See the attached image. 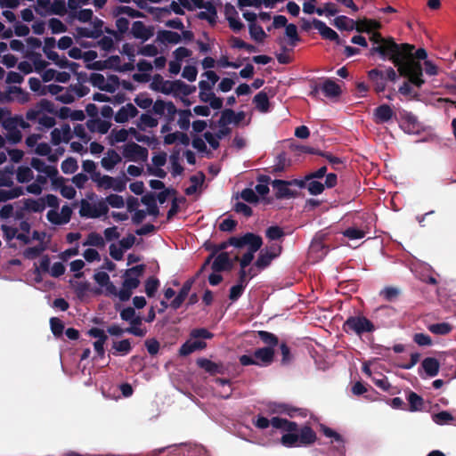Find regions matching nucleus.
Masks as SVG:
<instances>
[{
  "instance_id": "1",
  "label": "nucleus",
  "mask_w": 456,
  "mask_h": 456,
  "mask_svg": "<svg viewBox=\"0 0 456 456\" xmlns=\"http://www.w3.org/2000/svg\"><path fill=\"white\" fill-rule=\"evenodd\" d=\"M414 49L413 45L397 44L393 37H387L380 45H373L369 55L378 54L382 60H390L398 68L401 76L408 77L413 86L420 88L425 84L422 66L410 58Z\"/></svg>"
},
{
  "instance_id": "2",
  "label": "nucleus",
  "mask_w": 456,
  "mask_h": 456,
  "mask_svg": "<svg viewBox=\"0 0 456 456\" xmlns=\"http://www.w3.org/2000/svg\"><path fill=\"white\" fill-rule=\"evenodd\" d=\"M270 425L286 432L281 437V444L287 448L307 447L317 440L315 431L308 424L299 427L295 421L273 417L270 419Z\"/></svg>"
},
{
  "instance_id": "3",
  "label": "nucleus",
  "mask_w": 456,
  "mask_h": 456,
  "mask_svg": "<svg viewBox=\"0 0 456 456\" xmlns=\"http://www.w3.org/2000/svg\"><path fill=\"white\" fill-rule=\"evenodd\" d=\"M342 328L346 333L353 332L359 337L364 333H372L376 330L374 323L362 314L349 316L343 323Z\"/></svg>"
},
{
  "instance_id": "4",
  "label": "nucleus",
  "mask_w": 456,
  "mask_h": 456,
  "mask_svg": "<svg viewBox=\"0 0 456 456\" xmlns=\"http://www.w3.org/2000/svg\"><path fill=\"white\" fill-rule=\"evenodd\" d=\"M272 186L275 191V198L277 200L290 199L297 196V191L289 188V186H297L299 188L305 187V181L293 179L289 181L275 179L272 181Z\"/></svg>"
},
{
  "instance_id": "5",
  "label": "nucleus",
  "mask_w": 456,
  "mask_h": 456,
  "mask_svg": "<svg viewBox=\"0 0 456 456\" xmlns=\"http://www.w3.org/2000/svg\"><path fill=\"white\" fill-rule=\"evenodd\" d=\"M122 154L129 161H146L148 159V150L134 142H127L123 147Z\"/></svg>"
},
{
  "instance_id": "6",
  "label": "nucleus",
  "mask_w": 456,
  "mask_h": 456,
  "mask_svg": "<svg viewBox=\"0 0 456 456\" xmlns=\"http://www.w3.org/2000/svg\"><path fill=\"white\" fill-rule=\"evenodd\" d=\"M246 117L244 111L235 112L232 109H224L217 121L218 126H226L230 124L239 125Z\"/></svg>"
},
{
  "instance_id": "7",
  "label": "nucleus",
  "mask_w": 456,
  "mask_h": 456,
  "mask_svg": "<svg viewBox=\"0 0 456 456\" xmlns=\"http://www.w3.org/2000/svg\"><path fill=\"white\" fill-rule=\"evenodd\" d=\"M130 33L134 38L145 42L153 37L154 28L146 26L142 21L137 20L133 22Z\"/></svg>"
},
{
  "instance_id": "8",
  "label": "nucleus",
  "mask_w": 456,
  "mask_h": 456,
  "mask_svg": "<svg viewBox=\"0 0 456 456\" xmlns=\"http://www.w3.org/2000/svg\"><path fill=\"white\" fill-rule=\"evenodd\" d=\"M313 26L315 29L319 31L322 38L334 41L336 42L337 45L343 44V41L340 39L338 33L330 27H328L323 21L317 19H314Z\"/></svg>"
},
{
  "instance_id": "9",
  "label": "nucleus",
  "mask_w": 456,
  "mask_h": 456,
  "mask_svg": "<svg viewBox=\"0 0 456 456\" xmlns=\"http://www.w3.org/2000/svg\"><path fill=\"white\" fill-rule=\"evenodd\" d=\"M368 77L373 85L376 93L379 94L386 90L387 81L383 70L373 69L368 71Z\"/></svg>"
},
{
  "instance_id": "10",
  "label": "nucleus",
  "mask_w": 456,
  "mask_h": 456,
  "mask_svg": "<svg viewBox=\"0 0 456 456\" xmlns=\"http://www.w3.org/2000/svg\"><path fill=\"white\" fill-rule=\"evenodd\" d=\"M275 349H271V347H260L257 348L253 356L255 359L260 363L259 366H269L273 363L274 360Z\"/></svg>"
},
{
  "instance_id": "11",
  "label": "nucleus",
  "mask_w": 456,
  "mask_h": 456,
  "mask_svg": "<svg viewBox=\"0 0 456 456\" xmlns=\"http://www.w3.org/2000/svg\"><path fill=\"white\" fill-rule=\"evenodd\" d=\"M140 280L136 278H127L123 281L122 289L118 292L119 299L123 302L129 300L132 296V290L138 288Z\"/></svg>"
},
{
  "instance_id": "12",
  "label": "nucleus",
  "mask_w": 456,
  "mask_h": 456,
  "mask_svg": "<svg viewBox=\"0 0 456 456\" xmlns=\"http://www.w3.org/2000/svg\"><path fill=\"white\" fill-rule=\"evenodd\" d=\"M197 365L210 375L224 374L225 369L222 363H216L207 358H199Z\"/></svg>"
},
{
  "instance_id": "13",
  "label": "nucleus",
  "mask_w": 456,
  "mask_h": 456,
  "mask_svg": "<svg viewBox=\"0 0 456 456\" xmlns=\"http://www.w3.org/2000/svg\"><path fill=\"white\" fill-rule=\"evenodd\" d=\"M193 283L194 279H189L183 284L177 296L170 303V306L173 309L176 310L181 307L186 297L189 296V293L191 289Z\"/></svg>"
},
{
  "instance_id": "14",
  "label": "nucleus",
  "mask_w": 456,
  "mask_h": 456,
  "mask_svg": "<svg viewBox=\"0 0 456 456\" xmlns=\"http://www.w3.org/2000/svg\"><path fill=\"white\" fill-rule=\"evenodd\" d=\"M173 81L164 80L163 77L157 74L153 77V81L151 85L152 90L161 92L164 94H171L174 93L175 86H172Z\"/></svg>"
},
{
  "instance_id": "15",
  "label": "nucleus",
  "mask_w": 456,
  "mask_h": 456,
  "mask_svg": "<svg viewBox=\"0 0 456 456\" xmlns=\"http://www.w3.org/2000/svg\"><path fill=\"white\" fill-rule=\"evenodd\" d=\"M182 40V37L180 34L171 30L161 29L157 33L156 42L167 45L172 44L176 45L180 43Z\"/></svg>"
},
{
  "instance_id": "16",
  "label": "nucleus",
  "mask_w": 456,
  "mask_h": 456,
  "mask_svg": "<svg viewBox=\"0 0 456 456\" xmlns=\"http://www.w3.org/2000/svg\"><path fill=\"white\" fill-rule=\"evenodd\" d=\"M394 116V110L387 104H382L374 110V121L377 124L388 122Z\"/></svg>"
},
{
  "instance_id": "17",
  "label": "nucleus",
  "mask_w": 456,
  "mask_h": 456,
  "mask_svg": "<svg viewBox=\"0 0 456 456\" xmlns=\"http://www.w3.org/2000/svg\"><path fill=\"white\" fill-rule=\"evenodd\" d=\"M281 248L278 247V252L261 250L258 257L255 263V265L259 269L266 268L273 259H274L281 252Z\"/></svg>"
},
{
  "instance_id": "18",
  "label": "nucleus",
  "mask_w": 456,
  "mask_h": 456,
  "mask_svg": "<svg viewBox=\"0 0 456 456\" xmlns=\"http://www.w3.org/2000/svg\"><path fill=\"white\" fill-rule=\"evenodd\" d=\"M321 90L328 98L338 97L341 94L340 86L332 79L326 78L321 86Z\"/></svg>"
},
{
  "instance_id": "19",
  "label": "nucleus",
  "mask_w": 456,
  "mask_h": 456,
  "mask_svg": "<svg viewBox=\"0 0 456 456\" xmlns=\"http://www.w3.org/2000/svg\"><path fill=\"white\" fill-rule=\"evenodd\" d=\"M141 202L147 206L148 215L157 217L159 215V208L157 205L156 196L152 192L146 193L141 198Z\"/></svg>"
},
{
  "instance_id": "20",
  "label": "nucleus",
  "mask_w": 456,
  "mask_h": 456,
  "mask_svg": "<svg viewBox=\"0 0 456 456\" xmlns=\"http://www.w3.org/2000/svg\"><path fill=\"white\" fill-rule=\"evenodd\" d=\"M122 160L119 154L115 150H108L106 156L101 160L102 167L106 170H111Z\"/></svg>"
},
{
  "instance_id": "21",
  "label": "nucleus",
  "mask_w": 456,
  "mask_h": 456,
  "mask_svg": "<svg viewBox=\"0 0 456 456\" xmlns=\"http://www.w3.org/2000/svg\"><path fill=\"white\" fill-rule=\"evenodd\" d=\"M421 366L428 377H436L440 370V362L435 357H427L422 362Z\"/></svg>"
},
{
  "instance_id": "22",
  "label": "nucleus",
  "mask_w": 456,
  "mask_h": 456,
  "mask_svg": "<svg viewBox=\"0 0 456 456\" xmlns=\"http://www.w3.org/2000/svg\"><path fill=\"white\" fill-rule=\"evenodd\" d=\"M256 109L261 113H267L270 110V102L267 94L260 91L253 98Z\"/></svg>"
},
{
  "instance_id": "23",
  "label": "nucleus",
  "mask_w": 456,
  "mask_h": 456,
  "mask_svg": "<svg viewBox=\"0 0 456 456\" xmlns=\"http://www.w3.org/2000/svg\"><path fill=\"white\" fill-rule=\"evenodd\" d=\"M244 246H248V250L256 252L263 245L262 238L255 233L247 232L243 235Z\"/></svg>"
},
{
  "instance_id": "24",
  "label": "nucleus",
  "mask_w": 456,
  "mask_h": 456,
  "mask_svg": "<svg viewBox=\"0 0 456 456\" xmlns=\"http://www.w3.org/2000/svg\"><path fill=\"white\" fill-rule=\"evenodd\" d=\"M206 11L199 12L196 17L199 20H207L210 25L214 26L216 23L217 11L214 3H211V7H203Z\"/></svg>"
},
{
  "instance_id": "25",
  "label": "nucleus",
  "mask_w": 456,
  "mask_h": 456,
  "mask_svg": "<svg viewBox=\"0 0 456 456\" xmlns=\"http://www.w3.org/2000/svg\"><path fill=\"white\" fill-rule=\"evenodd\" d=\"M291 165V159L287 158V154L282 151L275 158V164L273 167L272 173L278 174L286 170Z\"/></svg>"
},
{
  "instance_id": "26",
  "label": "nucleus",
  "mask_w": 456,
  "mask_h": 456,
  "mask_svg": "<svg viewBox=\"0 0 456 456\" xmlns=\"http://www.w3.org/2000/svg\"><path fill=\"white\" fill-rule=\"evenodd\" d=\"M90 82L94 87H97L102 91L109 93H113L115 91V88L111 85L105 83V78L102 74L92 73L90 76Z\"/></svg>"
},
{
  "instance_id": "27",
  "label": "nucleus",
  "mask_w": 456,
  "mask_h": 456,
  "mask_svg": "<svg viewBox=\"0 0 456 456\" xmlns=\"http://www.w3.org/2000/svg\"><path fill=\"white\" fill-rule=\"evenodd\" d=\"M131 326L126 329V332L134 335L136 337H144L146 330L141 329L139 326L142 325V319L140 315H134L133 319L129 321Z\"/></svg>"
},
{
  "instance_id": "28",
  "label": "nucleus",
  "mask_w": 456,
  "mask_h": 456,
  "mask_svg": "<svg viewBox=\"0 0 456 456\" xmlns=\"http://www.w3.org/2000/svg\"><path fill=\"white\" fill-rule=\"evenodd\" d=\"M333 25L340 30L351 31L355 28V21L345 15H340L334 19Z\"/></svg>"
},
{
  "instance_id": "29",
  "label": "nucleus",
  "mask_w": 456,
  "mask_h": 456,
  "mask_svg": "<svg viewBox=\"0 0 456 456\" xmlns=\"http://www.w3.org/2000/svg\"><path fill=\"white\" fill-rule=\"evenodd\" d=\"M172 86H175L173 93L174 96H177L179 94H181L183 96L187 97L188 95L194 93L196 90V87L194 86H189L182 80L173 81Z\"/></svg>"
},
{
  "instance_id": "30",
  "label": "nucleus",
  "mask_w": 456,
  "mask_h": 456,
  "mask_svg": "<svg viewBox=\"0 0 456 456\" xmlns=\"http://www.w3.org/2000/svg\"><path fill=\"white\" fill-rule=\"evenodd\" d=\"M257 337L264 344L266 345L265 347H271V349H274L279 345L278 337L272 332L266 330H258Z\"/></svg>"
},
{
  "instance_id": "31",
  "label": "nucleus",
  "mask_w": 456,
  "mask_h": 456,
  "mask_svg": "<svg viewBox=\"0 0 456 456\" xmlns=\"http://www.w3.org/2000/svg\"><path fill=\"white\" fill-rule=\"evenodd\" d=\"M4 126L8 131L6 137L9 142L15 144L21 141V132L15 127L13 120H10L9 122L5 123Z\"/></svg>"
},
{
  "instance_id": "32",
  "label": "nucleus",
  "mask_w": 456,
  "mask_h": 456,
  "mask_svg": "<svg viewBox=\"0 0 456 456\" xmlns=\"http://www.w3.org/2000/svg\"><path fill=\"white\" fill-rule=\"evenodd\" d=\"M25 209L34 212V213H41L45 208V202L44 198H40L37 200L34 199H27L24 201Z\"/></svg>"
},
{
  "instance_id": "33",
  "label": "nucleus",
  "mask_w": 456,
  "mask_h": 456,
  "mask_svg": "<svg viewBox=\"0 0 456 456\" xmlns=\"http://www.w3.org/2000/svg\"><path fill=\"white\" fill-rule=\"evenodd\" d=\"M181 3V5L185 8L187 11H194L196 8L202 9L203 7H211V3L213 1H205V0H178Z\"/></svg>"
},
{
  "instance_id": "34",
  "label": "nucleus",
  "mask_w": 456,
  "mask_h": 456,
  "mask_svg": "<svg viewBox=\"0 0 456 456\" xmlns=\"http://www.w3.org/2000/svg\"><path fill=\"white\" fill-rule=\"evenodd\" d=\"M409 410L411 411H421L424 404L423 398L413 391H410L407 395Z\"/></svg>"
},
{
  "instance_id": "35",
  "label": "nucleus",
  "mask_w": 456,
  "mask_h": 456,
  "mask_svg": "<svg viewBox=\"0 0 456 456\" xmlns=\"http://www.w3.org/2000/svg\"><path fill=\"white\" fill-rule=\"evenodd\" d=\"M13 172L12 166H6L3 170H0V187H12L13 185L12 177Z\"/></svg>"
},
{
  "instance_id": "36",
  "label": "nucleus",
  "mask_w": 456,
  "mask_h": 456,
  "mask_svg": "<svg viewBox=\"0 0 456 456\" xmlns=\"http://www.w3.org/2000/svg\"><path fill=\"white\" fill-rule=\"evenodd\" d=\"M285 34L289 38L288 43L291 47H295L297 45V43L301 41V38L297 32V28L293 23L288 24L285 27Z\"/></svg>"
},
{
  "instance_id": "37",
  "label": "nucleus",
  "mask_w": 456,
  "mask_h": 456,
  "mask_svg": "<svg viewBox=\"0 0 456 456\" xmlns=\"http://www.w3.org/2000/svg\"><path fill=\"white\" fill-rule=\"evenodd\" d=\"M79 215L86 218H99V214L94 213V205L89 203L86 200H81Z\"/></svg>"
},
{
  "instance_id": "38",
  "label": "nucleus",
  "mask_w": 456,
  "mask_h": 456,
  "mask_svg": "<svg viewBox=\"0 0 456 456\" xmlns=\"http://www.w3.org/2000/svg\"><path fill=\"white\" fill-rule=\"evenodd\" d=\"M248 30L251 38L257 43H263L267 37V34L265 32L263 28L256 23L249 24Z\"/></svg>"
},
{
  "instance_id": "39",
  "label": "nucleus",
  "mask_w": 456,
  "mask_h": 456,
  "mask_svg": "<svg viewBox=\"0 0 456 456\" xmlns=\"http://www.w3.org/2000/svg\"><path fill=\"white\" fill-rule=\"evenodd\" d=\"M433 421L437 425H446L456 420V415L453 416L447 411H439L432 416Z\"/></svg>"
},
{
  "instance_id": "40",
  "label": "nucleus",
  "mask_w": 456,
  "mask_h": 456,
  "mask_svg": "<svg viewBox=\"0 0 456 456\" xmlns=\"http://www.w3.org/2000/svg\"><path fill=\"white\" fill-rule=\"evenodd\" d=\"M108 138L110 145H114L117 142H124L128 138V131L125 128L119 130L113 129Z\"/></svg>"
},
{
  "instance_id": "41",
  "label": "nucleus",
  "mask_w": 456,
  "mask_h": 456,
  "mask_svg": "<svg viewBox=\"0 0 456 456\" xmlns=\"http://www.w3.org/2000/svg\"><path fill=\"white\" fill-rule=\"evenodd\" d=\"M453 327L448 322L434 323L428 326V330L436 335H447Z\"/></svg>"
},
{
  "instance_id": "42",
  "label": "nucleus",
  "mask_w": 456,
  "mask_h": 456,
  "mask_svg": "<svg viewBox=\"0 0 456 456\" xmlns=\"http://www.w3.org/2000/svg\"><path fill=\"white\" fill-rule=\"evenodd\" d=\"M227 252H221L216 256L211 266L215 273L225 272L224 265L227 264Z\"/></svg>"
},
{
  "instance_id": "43",
  "label": "nucleus",
  "mask_w": 456,
  "mask_h": 456,
  "mask_svg": "<svg viewBox=\"0 0 456 456\" xmlns=\"http://www.w3.org/2000/svg\"><path fill=\"white\" fill-rule=\"evenodd\" d=\"M16 179L19 183H28L33 179V172L28 167H19L16 174Z\"/></svg>"
},
{
  "instance_id": "44",
  "label": "nucleus",
  "mask_w": 456,
  "mask_h": 456,
  "mask_svg": "<svg viewBox=\"0 0 456 456\" xmlns=\"http://www.w3.org/2000/svg\"><path fill=\"white\" fill-rule=\"evenodd\" d=\"M179 119H178V126L179 127L183 130V131H187L190 127V118L191 116V110L187 109V110H179Z\"/></svg>"
},
{
  "instance_id": "45",
  "label": "nucleus",
  "mask_w": 456,
  "mask_h": 456,
  "mask_svg": "<svg viewBox=\"0 0 456 456\" xmlns=\"http://www.w3.org/2000/svg\"><path fill=\"white\" fill-rule=\"evenodd\" d=\"M321 157L325 158L331 165L332 168L337 171H339L344 167V161L340 158L333 156L329 151H322Z\"/></svg>"
},
{
  "instance_id": "46",
  "label": "nucleus",
  "mask_w": 456,
  "mask_h": 456,
  "mask_svg": "<svg viewBox=\"0 0 456 456\" xmlns=\"http://www.w3.org/2000/svg\"><path fill=\"white\" fill-rule=\"evenodd\" d=\"M159 287V281L155 277H150L145 281V293L149 297L155 296Z\"/></svg>"
},
{
  "instance_id": "47",
  "label": "nucleus",
  "mask_w": 456,
  "mask_h": 456,
  "mask_svg": "<svg viewBox=\"0 0 456 456\" xmlns=\"http://www.w3.org/2000/svg\"><path fill=\"white\" fill-rule=\"evenodd\" d=\"M45 250V246L42 243L35 247L27 248L23 251V256L27 259H35Z\"/></svg>"
},
{
  "instance_id": "48",
  "label": "nucleus",
  "mask_w": 456,
  "mask_h": 456,
  "mask_svg": "<svg viewBox=\"0 0 456 456\" xmlns=\"http://www.w3.org/2000/svg\"><path fill=\"white\" fill-rule=\"evenodd\" d=\"M61 167L64 174H73L78 168L77 161L75 158L69 157L62 161Z\"/></svg>"
},
{
  "instance_id": "49",
  "label": "nucleus",
  "mask_w": 456,
  "mask_h": 456,
  "mask_svg": "<svg viewBox=\"0 0 456 456\" xmlns=\"http://www.w3.org/2000/svg\"><path fill=\"white\" fill-rule=\"evenodd\" d=\"M50 327L54 337L60 338L62 336L64 331V324L62 321L58 317H52L50 319Z\"/></svg>"
},
{
  "instance_id": "50",
  "label": "nucleus",
  "mask_w": 456,
  "mask_h": 456,
  "mask_svg": "<svg viewBox=\"0 0 456 456\" xmlns=\"http://www.w3.org/2000/svg\"><path fill=\"white\" fill-rule=\"evenodd\" d=\"M84 245L86 246V245H89V246H94V247H97V248H102L105 246V241H104V239L102 237L101 234L97 233V232H91L88 234L87 236V240L86 242H84Z\"/></svg>"
},
{
  "instance_id": "51",
  "label": "nucleus",
  "mask_w": 456,
  "mask_h": 456,
  "mask_svg": "<svg viewBox=\"0 0 456 456\" xmlns=\"http://www.w3.org/2000/svg\"><path fill=\"white\" fill-rule=\"evenodd\" d=\"M48 26L53 34L64 33L67 31V26L57 18H51L48 20Z\"/></svg>"
},
{
  "instance_id": "52",
  "label": "nucleus",
  "mask_w": 456,
  "mask_h": 456,
  "mask_svg": "<svg viewBox=\"0 0 456 456\" xmlns=\"http://www.w3.org/2000/svg\"><path fill=\"white\" fill-rule=\"evenodd\" d=\"M144 271H145V265H143V264L133 266V267L126 270V272L123 275L124 280L127 279V278H136L137 280H139V278L143 274Z\"/></svg>"
},
{
  "instance_id": "53",
  "label": "nucleus",
  "mask_w": 456,
  "mask_h": 456,
  "mask_svg": "<svg viewBox=\"0 0 456 456\" xmlns=\"http://www.w3.org/2000/svg\"><path fill=\"white\" fill-rule=\"evenodd\" d=\"M305 187L311 195H319L322 193L325 188L322 183L315 181L314 179L306 181Z\"/></svg>"
},
{
  "instance_id": "54",
  "label": "nucleus",
  "mask_w": 456,
  "mask_h": 456,
  "mask_svg": "<svg viewBox=\"0 0 456 456\" xmlns=\"http://www.w3.org/2000/svg\"><path fill=\"white\" fill-rule=\"evenodd\" d=\"M284 235L285 232L282 228L277 225L270 226L265 231V236L271 240H279Z\"/></svg>"
},
{
  "instance_id": "55",
  "label": "nucleus",
  "mask_w": 456,
  "mask_h": 456,
  "mask_svg": "<svg viewBox=\"0 0 456 456\" xmlns=\"http://www.w3.org/2000/svg\"><path fill=\"white\" fill-rule=\"evenodd\" d=\"M148 12L154 16L155 20H159L162 17L169 16L171 10H169V5L165 7L152 6V8H149Z\"/></svg>"
},
{
  "instance_id": "56",
  "label": "nucleus",
  "mask_w": 456,
  "mask_h": 456,
  "mask_svg": "<svg viewBox=\"0 0 456 456\" xmlns=\"http://www.w3.org/2000/svg\"><path fill=\"white\" fill-rule=\"evenodd\" d=\"M50 12L53 14L63 16L67 12V7L64 0H54L51 4Z\"/></svg>"
},
{
  "instance_id": "57",
  "label": "nucleus",
  "mask_w": 456,
  "mask_h": 456,
  "mask_svg": "<svg viewBox=\"0 0 456 456\" xmlns=\"http://www.w3.org/2000/svg\"><path fill=\"white\" fill-rule=\"evenodd\" d=\"M400 295V290L395 287H386L380 291V296L387 301H394Z\"/></svg>"
},
{
  "instance_id": "58",
  "label": "nucleus",
  "mask_w": 456,
  "mask_h": 456,
  "mask_svg": "<svg viewBox=\"0 0 456 456\" xmlns=\"http://www.w3.org/2000/svg\"><path fill=\"white\" fill-rule=\"evenodd\" d=\"M134 102L137 106H139L141 109L147 110L149 109L153 101L151 98L148 96L146 93L140 94L134 98Z\"/></svg>"
},
{
  "instance_id": "59",
  "label": "nucleus",
  "mask_w": 456,
  "mask_h": 456,
  "mask_svg": "<svg viewBox=\"0 0 456 456\" xmlns=\"http://www.w3.org/2000/svg\"><path fill=\"white\" fill-rule=\"evenodd\" d=\"M168 109V102H165L161 99H158L152 103L151 112L158 116H163L165 111Z\"/></svg>"
},
{
  "instance_id": "60",
  "label": "nucleus",
  "mask_w": 456,
  "mask_h": 456,
  "mask_svg": "<svg viewBox=\"0 0 456 456\" xmlns=\"http://www.w3.org/2000/svg\"><path fill=\"white\" fill-rule=\"evenodd\" d=\"M343 234L350 240H358L365 236V232L356 227H349L344 231Z\"/></svg>"
},
{
  "instance_id": "61",
  "label": "nucleus",
  "mask_w": 456,
  "mask_h": 456,
  "mask_svg": "<svg viewBox=\"0 0 456 456\" xmlns=\"http://www.w3.org/2000/svg\"><path fill=\"white\" fill-rule=\"evenodd\" d=\"M191 338H204L210 339L214 337V334L208 331L205 328L193 329L190 333Z\"/></svg>"
},
{
  "instance_id": "62",
  "label": "nucleus",
  "mask_w": 456,
  "mask_h": 456,
  "mask_svg": "<svg viewBox=\"0 0 456 456\" xmlns=\"http://www.w3.org/2000/svg\"><path fill=\"white\" fill-rule=\"evenodd\" d=\"M76 37H86V38H93L97 39L99 38V33L97 31H92L89 28L77 27L76 28Z\"/></svg>"
},
{
  "instance_id": "63",
  "label": "nucleus",
  "mask_w": 456,
  "mask_h": 456,
  "mask_svg": "<svg viewBox=\"0 0 456 456\" xmlns=\"http://www.w3.org/2000/svg\"><path fill=\"white\" fill-rule=\"evenodd\" d=\"M105 200L110 206L116 208H123L125 205L123 197L118 194H110Z\"/></svg>"
},
{
  "instance_id": "64",
  "label": "nucleus",
  "mask_w": 456,
  "mask_h": 456,
  "mask_svg": "<svg viewBox=\"0 0 456 456\" xmlns=\"http://www.w3.org/2000/svg\"><path fill=\"white\" fill-rule=\"evenodd\" d=\"M113 348L121 354H127L131 351L132 346L129 339H123L114 343Z\"/></svg>"
}]
</instances>
